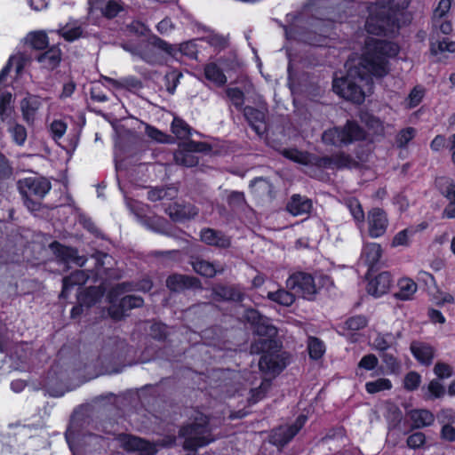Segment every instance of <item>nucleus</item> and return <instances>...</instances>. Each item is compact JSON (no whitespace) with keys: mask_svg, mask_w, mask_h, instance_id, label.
<instances>
[{"mask_svg":"<svg viewBox=\"0 0 455 455\" xmlns=\"http://www.w3.org/2000/svg\"><path fill=\"white\" fill-rule=\"evenodd\" d=\"M382 361L385 363L387 370L392 373L396 372L400 368V364H399L398 361L396 360V358L390 354H387V353L383 354Z\"/></svg>","mask_w":455,"mask_h":455,"instance_id":"69168bd1","label":"nucleus"},{"mask_svg":"<svg viewBox=\"0 0 455 455\" xmlns=\"http://www.w3.org/2000/svg\"><path fill=\"white\" fill-rule=\"evenodd\" d=\"M146 133L147 135L151 138L152 140L161 142V143H168L171 141V137L164 134L161 131L157 130L156 128L153 126L148 125L146 127Z\"/></svg>","mask_w":455,"mask_h":455,"instance_id":"bf43d9fd","label":"nucleus"},{"mask_svg":"<svg viewBox=\"0 0 455 455\" xmlns=\"http://www.w3.org/2000/svg\"><path fill=\"white\" fill-rule=\"evenodd\" d=\"M425 443V435L421 432L411 435L407 439V444L412 449L420 447Z\"/></svg>","mask_w":455,"mask_h":455,"instance_id":"774afa93","label":"nucleus"},{"mask_svg":"<svg viewBox=\"0 0 455 455\" xmlns=\"http://www.w3.org/2000/svg\"><path fill=\"white\" fill-rule=\"evenodd\" d=\"M214 294L218 299L223 300H241L243 294L234 287L220 286L214 290Z\"/></svg>","mask_w":455,"mask_h":455,"instance_id":"f704fd0d","label":"nucleus"},{"mask_svg":"<svg viewBox=\"0 0 455 455\" xmlns=\"http://www.w3.org/2000/svg\"><path fill=\"white\" fill-rule=\"evenodd\" d=\"M185 438L184 447L188 450H196L212 443L214 438L212 436L208 426V419L202 413H197L195 421L180 430Z\"/></svg>","mask_w":455,"mask_h":455,"instance_id":"20e7f679","label":"nucleus"},{"mask_svg":"<svg viewBox=\"0 0 455 455\" xmlns=\"http://www.w3.org/2000/svg\"><path fill=\"white\" fill-rule=\"evenodd\" d=\"M227 95L232 104L237 108H240L243 105L244 97L241 90L237 88H229L227 90Z\"/></svg>","mask_w":455,"mask_h":455,"instance_id":"052dcab7","label":"nucleus"},{"mask_svg":"<svg viewBox=\"0 0 455 455\" xmlns=\"http://www.w3.org/2000/svg\"><path fill=\"white\" fill-rule=\"evenodd\" d=\"M267 298L272 302L283 307L291 306L295 300L294 294L284 289H278L275 291H268Z\"/></svg>","mask_w":455,"mask_h":455,"instance_id":"c756f323","label":"nucleus"},{"mask_svg":"<svg viewBox=\"0 0 455 455\" xmlns=\"http://www.w3.org/2000/svg\"><path fill=\"white\" fill-rule=\"evenodd\" d=\"M427 389L433 398H439L443 396L444 394L443 386L438 380L435 379L430 381Z\"/></svg>","mask_w":455,"mask_h":455,"instance_id":"338daca9","label":"nucleus"},{"mask_svg":"<svg viewBox=\"0 0 455 455\" xmlns=\"http://www.w3.org/2000/svg\"><path fill=\"white\" fill-rule=\"evenodd\" d=\"M244 318L253 326L254 332L259 336V339L255 340L251 347V353L259 354L264 352L266 348L276 347L274 339L277 334V329L268 318L262 316L255 309L246 310Z\"/></svg>","mask_w":455,"mask_h":455,"instance_id":"7ed1b4c3","label":"nucleus"},{"mask_svg":"<svg viewBox=\"0 0 455 455\" xmlns=\"http://www.w3.org/2000/svg\"><path fill=\"white\" fill-rule=\"evenodd\" d=\"M434 372L440 379H448L451 377L453 369L445 363L438 362L434 367Z\"/></svg>","mask_w":455,"mask_h":455,"instance_id":"680f3d73","label":"nucleus"},{"mask_svg":"<svg viewBox=\"0 0 455 455\" xmlns=\"http://www.w3.org/2000/svg\"><path fill=\"white\" fill-rule=\"evenodd\" d=\"M60 36L67 41H74L83 35V28L80 21L72 20L59 29Z\"/></svg>","mask_w":455,"mask_h":455,"instance_id":"393cba45","label":"nucleus"},{"mask_svg":"<svg viewBox=\"0 0 455 455\" xmlns=\"http://www.w3.org/2000/svg\"><path fill=\"white\" fill-rule=\"evenodd\" d=\"M410 349L419 363L423 365L432 363L435 351L431 345L422 341H413L411 344Z\"/></svg>","mask_w":455,"mask_h":455,"instance_id":"2eb2a0df","label":"nucleus"},{"mask_svg":"<svg viewBox=\"0 0 455 455\" xmlns=\"http://www.w3.org/2000/svg\"><path fill=\"white\" fill-rule=\"evenodd\" d=\"M410 419L416 427L429 426L434 422L432 412L424 409L411 411L410 412Z\"/></svg>","mask_w":455,"mask_h":455,"instance_id":"cd10ccee","label":"nucleus"},{"mask_svg":"<svg viewBox=\"0 0 455 455\" xmlns=\"http://www.w3.org/2000/svg\"><path fill=\"white\" fill-rule=\"evenodd\" d=\"M432 300L435 305L439 307H443L447 304H453L455 302V298L450 292L438 289L433 294Z\"/></svg>","mask_w":455,"mask_h":455,"instance_id":"603ef678","label":"nucleus"},{"mask_svg":"<svg viewBox=\"0 0 455 455\" xmlns=\"http://www.w3.org/2000/svg\"><path fill=\"white\" fill-rule=\"evenodd\" d=\"M244 116L258 134L263 132L265 130V114L262 111L251 107H246L244 108Z\"/></svg>","mask_w":455,"mask_h":455,"instance_id":"b1692460","label":"nucleus"},{"mask_svg":"<svg viewBox=\"0 0 455 455\" xmlns=\"http://www.w3.org/2000/svg\"><path fill=\"white\" fill-rule=\"evenodd\" d=\"M392 388V383L388 379L380 378L374 381H369L365 384V389L369 394H375L380 391Z\"/></svg>","mask_w":455,"mask_h":455,"instance_id":"37998d69","label":"nucleus"},{"mask_svg":"<svg viewBox=\"0 0 455 455\" xmlns=\"http://www.w3.org/2000/svg\"><path fill=\"white\" fill-rule=\"evenodd\" d=\"M435 185L440 193L447 199L455 198V184L452 180L440 177L436 179Z\"/></svg>","mask_w":455,"mask_h":455,"instance_id":"c9c22d12","label":"nucleus"},{"mask_svg":"<svg viewBox=\"0 0 455 455\" xmlns=\"http://www.w3.org/2000/svg\"><path fill=\"white\" fill-rule=\"evenodd\" d=\"M398 52L399 46L395 43L367 37L358 62L349 60L346 64L347 76L333 79V91L347 100L362 103L366 93L371 91V76H386L389 70L388 59Z\"/></svg>","mask_w":455,"mask_h":455,"instance_id":"f257e3e1","label":"nucleus"},{"mask_svg":"<svg viewBox=\"0 0 455 455\" xmlns=\"http://www.w3.org/2000/svg\"><path fill=\"white\" fill-rule=\"evenodd\" d=\"M283 155L296 163L307 164L311 162L310 156L308 154L298 151L297 149H284Z\"/></svg>","mask_w":455,"mask_h":455,"instance_id":"09e8293b","label":"nucleus"},{"mask_svg":"<svg viewBox=\"0 0 455 455\" xmlns=\"http://www.w3.org/2000/svg\"><path fill=\"white\" fill-rule=\"evenodd\" d=\"M361 119L373 133L383 134L384 124L378 117L366 113L361 116Z\"/></svg>","mask_w":455,"mask_h":455,"instance_id":"a18cd8bd","label":"nucleus"},{"mask_svg":"<svg viewBox=\"0 0 455 455\" xmlns=\"http://www.w3.org/2000/svg\"><path fill=\"white\" fill-rule=\"evenodd\" d=\"M397 285L398 291L395 297L403 300L411 299L418 289L416 283L410 278L400 279Z\"/></svg>","mask_w":455,"mask_h":455,"instance_id":"bb28decb","label":"nucleus"},{"mask_svg":"<svg viewBox=\"0 0 455 455\" xmlns=\"http://www.w3.org/2000/svg\"><path fill=\"white\" fill-rule=\"evenodd\" d=\"M367 225L369 235L372 238L382 236L387 228L388 219L387 213L380 208H373L367 213Z\"/></svg>","mask_w":455,"mask_h":455,"instance_id":"9b49d317","label":"nucleus"},{"mask_svg":"<svg viewBox=\"0 0 455 455\" xmlns=\"http://www.w3.org/2000/svg\"><path fill=\"white\" fill-rule=\"evenodd\" d=\"M308 353L311 358L319 359L325 352L323 343L316 338H309L307 342Z\"/></svg>","mask_w":455,"mask_h":455,"instance_id":"49530a36","label":"nucleus"},{"mask_svg":"<svg viewBox=\"0 0 455 455\" xmlns=\"http://www.w3.org/2000/svg\"><path fill=\"white\" fill-rule=\"evenodd\" d=\"M381 247L377 243H366L363 247L360 260L370 269L377 265L381 257Z\"/></svg>","mask_w":455,"mask_h":455,"instance_id":"412c9836","label":"nucleus"},{"mask_svg":"<svg viewBox=\"0 0 455 455\" xmlns=\"http://www.w3.org/2000/svg\"><path fill=\"white\" fill-rule=\"evenodd\" d=\"M50 248L57 257L66 262H73L80 267L84 266L86 262L84 257L77 255L76 250L63 246L58 242L52 243Z\"/></svg>","mask_w":455,"mask_h":455,"instance_id":"dca6fc26","label":"nucleus"},{"mask_svg":"<svg viewBox=\"0 0 455 455\" xmlns=\"http://www.w3.org/2000/svg\"><path fill=\"white\" fill-rule=\"evenodd\" d=\"M424 96H425V89L420 85L415 86L411 91L408 97L405 99V100L403 102L404 107L406 108H416L422 101Z\"/></svg>","mask_w":455,"mask_h":455,"instance_id":"4c0bfd02","label":"nucleus"},{"mask_svg":"<svg viewBox=\"0 0 455 455\" xmlns=\"http://www.w3.org/2000/svg\"><path fill=\"white\" fill-rule=\"evenodd\" d=\"M312 201L300 195H293L287 204V211L293 216H301L310 212Z\"/></svg>","mask_w":455,"mask_h":455,"instance_id":"aec40b11","label":"nucleus"},{"mask_svg":"<svg viewBox=\"0 0 455 455\" xmlns=\"http://www.w3.org/2000/svg\"><path fill=\"white\" fill-rule=\"evenodd\" d=\"M421 381V377L419 373L415 371H411L408 374H406L404 380H403V386L404 388L412 391L419 387Z\"/></svg>","mask_w":455,"mask_h":455,"instance_id":"4d7b16f0","label":"nucleus"},{"mask_svg":"<svg viewBox=\"0 0 455 455\" xmlns=\"http://www.w3.org/2000/svg\"><path fill=\"white\" fill-rule=\"evenodd\" d=\"M412 230L404 229L397 233L392 242L393 246L407 245L409 243V237L412 235Z\"/></svg>","mask_w":455,"mask_h":455,"instance_id":"0e129e2a","label":"nucleus"},{"mask_svg":"<svg viewBox=\"0 0 455 455\" xmlns=\"http://www.w3.org/2000/svg\"><path fill=\"white\" fill-rule=\"evenodd\" d=\"M368 323L367 319L363 315H355L348 318L345 322V327L347 330L358 331L364 328Z\"/></svg>","mask_w":455,"mask_h":455,"instance_id":"5fc2aeb1","label":"nucleus"},{"mask_svg":"<svg viewBox=\"0 0 455 455\" xmlns=\"http://www.w3.org/2000/svg\"><path fill=\"white\" fill-rule=\"evenodd\" d=\"M431 52L435 55L443 54L445 52H455V42L450 41L447 38L438 40L431 43Z\"/></svg>","mask_w":455,"mask_h":455,"instance_id":"58836bf2","label":"nucleus"},{"mask_svg":"<svg viewBox=\"0 0 455 455\" xmlns=\"http://www.w3.org/2000/svg\"><path fill=\"white\" fill-rule=\"evenodd\" d=\"M142 304L143 299L140 297L133 295H127L123 297L120 302L123 311L141 307Z\"/></svg>","mask_w":455,"mask_h":455,"instance_id":"6e6d98bb","label":"nucleus"},{"mask_svg":"<svg viewBox=\"0 0 455 455\" xmlns=\"http://www.w3.org/2000/svg\"><path fill=\"white\" fill-rule=\"evenodd\" d=\"M19 189L25 197L44 196L51 189V183L42 177H28L19 181Z\"/></svg>","mask_w":455,"mask_h":455,"instance_id":"9d476101","label":"nucleus"},{"mask_svg":"<svg viewBox=\"0 0 455 455\" xmlns=\"http://www.w3.org/2000/svg\"><path fill=\"white\" fill-rule=\"evenodd\" d=\"M407 4V1L403 0L402 8H396L397 4L392 0L387 4L378 3L367 6L365 30L371 35L395 33L401 25L400 16L404 14Z\"/></svg>","mask_w":455,"mask_h":455,"instance_id":"f03ea898","label":"nucleus"},{"mask_svg":"<svg viewBox=\"0 0 455 455\" xmlns=\"http://www.w3.org/2000/svg\"><path fill=\"white\" fill-rule=\"evenodd\" d=\"M118 441L124 449L129 451H138L140 455H153L156 452L154 444L132 435H121Z\"/></svg>","mask_w":455,"mask_h":455,"instance_id":"ddd939ff","label":"nucleus"},{"mask_svg":"<svg viewBox=\"0 0 455 455\" xmlns=\"http://www.w3.org/2000/svg\"><path fill=\"white\" fill-rule=\"evenodd\" d=\"M391 283L390 274L382 272L369 282L367 285L368 293L374 297H380L389 291Z\"/></svg>","mask_w":455,"mask_h":455,"instance_id":"f3484780","label":"nucleus"},{"mask_svg":"<svg viewBox=\"0 0 455 455\" xmlns=\"http://www.w3.org/2000/svg\"><path fill=\"white\" fill-rule=\"evenodd\" d=\"M124 49L130 52L132 55L137 56L146 61H151V56L149 54V44L147 42H140L137 44H126L124 45Z\"/></svg>","mask_w":455,"mask_h":455,"instance_id":"72a5a7b5","label":"nucleus"},{"mask_svg":"<svg viewBox=\"0 0 455 455\" xmlns=\"http://www.w3.org/2000/svg\"><path fill=\"white\" fill-rule=\"evenodd\" d=\"M89 275L84 270H76L69 276L63 279V289L61 297H66L68 290L74 285H83L86 283Z\"/></svg>","mask_w":455,"mask_h":455,"instance_id":"a878e982","label":"nucleus"},{"mask_svg":"<svg viewBox=\"0 0 455 455\" xmlns=\"http://www.w3.org/2000/svg\"><path fill=\"white\" fill-rule=\"evenodd\" d=\"M416 135V130L412 127H407L398 132L395 138V143L398 147H405Z\"/></svg>","mask_w":455,"mask_h":455,"instance_id":"3c124183","label":"nucleus"},{"mask_svg":"<svg viewBox=\"0 0 455 455\" xmlns=\"http://www.w3.org/2000/svg\"><path fill=\"white\" fill-rule=\"evenodd\" d=\"M286 286L308 299L317 291V283L312 275L302 272L291 275L286 281Z\"/></svg>","mask_w":455,"mask_h":455,"instance_id":"0eeeda50","label":"nucleus"},{"mask_svg":"<svg viewBox=\"0 0 455 455\" xmlns=\"http://www.w3.org/2000/svg\"><path fill=\"white\" fill-rule=\"evenodd\" d=\"M90 12L100 11L101 14L108 19L116 17L123 11V5L116 0H88Z\"/></svg>","mask_w":455,"mask_h":455,"instance_id":"4468645a","label":"nucleus"},{"mask_svg":"<svg viewBox=\"0 0 455 455\" xmlns=\"http://www.w3.org/2000/svg\"><path fill=\"white\" fill-rule=\"evenodd\" d=\"M172 132L179 138L185 139L191 135L189 125L179 117H174L172 123Z\"/></svg>","mask_w":455,"mask_h":455,"instance_id":"79ce46f5","label":"nucleus"},{"mask_svg":"<svg viewBox=\"0 0 455 455\" xmlns=\"http://www.w3.org/2000/svg\"><path fill=\"white\" fill-rule=\"evenodd\" d=\"M205 148L204 143L189 141L180 145V148L174 154L176 164L192 167L197 164L198 157L196 153L202 152Z\"/></svg>","mask_w":455,"mask_h":455,"instance_id":"1a4fd4ad","label":"nucleus"},{"mask_svg":"<svg viewBox=\"0 0 455 455\" xmlns=\"http://www.w3.org/2000/svg\"><path fill=\"white\" fill-rule=\"evenodd\" d=\"M306 421L307 417L300 415L297 418L293 425L280 427L279 428L275 429L271 435L272 443L278 446L286 444L297 435Z\"/></svg>","mask_w":455,"mask_h":455,"instance_id":"f8f14e48","label":"nucleus"},{"mask_svg":"<svg viewBox=\"0 0 455 455\" xmlns=\"http://www.w3.org/2000/svg\"><path fill=\"white\" fill-rule=\"evenodd\" d=\"M271 383L267 379H264L259 388L251 389V395L249 397L250 403H256L264 398L266 393L270 388Z\"/></svg>","mask_w":455,"mask_h":455,"instance_id":"8fccbe9b","label":"nucleus"},{"mask_svg":"<svg viewBox=\"0 0 455 455\" xmlns=\"http://www.w3.org/2000/svg\"><path fill=\"white\" fill-rule=\"evenodd\" d=\"M201 239L207 244L214 245L221 248L228 247L230 244L229 238L220 232L207 228L201 231Z\"/></svg>","mask_w":455,"mask_h":455,"instance_id":"5701e85b","label":"nucleus"},{"mask_svg":"<svg viewBox=\"0 0 455 455\" xmlns=\"http://www.w3.org/2000/svg\"><path fill=\"white\" fill-rule=\"evenodd\" d=\"M378 362H379V360L374 355L369 354V355L363 356V358L359 362L358 366H359V368H362V369H364L367 371H371V370H373L377 366Z\"/></svg>","mask_w":455,"mask_h":455,"instance_id":"e2e57ef3","label":"nucleus"},{"mask_svg":"<svg viewBox=\"0 0 455 455\" xmlns=\"http://www.w3.org/2000/svg\"><path fill=\"white\" fill-rule=\"evenodd\" d=\"M167 214L174 221H184L197 215V209L191 204H173L166 210Z\"/></svg>","mask_w":455,"mask_h":455,"instance_id":"6ab92c4d","label":"nucleus"},{"mask_svg":"<svg viewBox=\"0 0 455 455\" xmlns=\"http://www.w3.org/2000/svg\"><path fill=\"white\" fill-rule=\"evenodd\" d=\"M365 136L364 131L355 123L348 121L343 130L332 128L323 133L322 140L325 144L341 146L354 140H363Z\"/></svg>","mask_w":455,"mask_h":455,"instance_id":"423d86ee","label":"nucleus"},{"mask_svg":"<svg viewBox=\"0 0 455 455\" xmlns=\"http://www.w3.org/2000/svg\"><path fill=\"white\" fill-rule=\"evenodd\" d=\"M206 79L221 86L227 82V77L216 63H209L204 68Z\"/></svg>","mask_w":455,"mask_h":455,"instance_id":"473e14b6","label":"nucleus"},{"mask_svg":"<svg viewBox=\"0 0 455 455\" xmlns=\"http://www.w3.org/2000/svg\"><path fill=\"white\" fill-rule=\"evenodd\" d=\"M60 50L57 47H52L44 53L36 57V60L42 68L46 69H53L60 64Z\"/></svg>","mask_w":455,"mask_h":455,"instance_id":"4be33fe9","label":"nucleus"},{"mask_svg":"<svg viewBox=\"0 0 455 455\" xmlns=\"http://www.w3.org/2000/svg\"><path fill=\"white\" fill-rule=\"evenodd\" d=\"M177 194L175 188H155L148 191V197L150 201L156 202L163 199H172Z\"/></svg>","mask_w":455,"mask_h":455,"instance_id":"e433bc0d","label":"nucleus"},{"mask_svg":"<svg viewBox=\"0 0 455 455\" xmlns=\"http://www.w3.org/2000/svg\"><path fill=\"white\" fill-rule=\"evenodd\" d=\"M67 131V124L61 120H54L50 125L52 139L57 141L63 137Z\"/></svg>","mask_w":455,"mask_h":455,"instance_id":"864d4df0","label":"nucleus"},{"mask_svg":"<svg viewBox=\"0 0 455 455\" xmlns=\"http://www.w3.org/2000/svg\"><path fill=\"white\" fill-rule=\"evenodd\" d=\"M43 101V99L35 95H28L21 100L20 109L23 118L27 123L34 122L36 112L42 107Z\"/></svg>","mask_w":455,"mask_h":455,"instance_id":"a211bd4d","label":"nucleus"},{"mask_svg":"<svg viewBox=\"0 0 455 455\" xmlns=\"http://www.w3.org/2000/svg\"><path fill=\"white\" fill-rule=\"evenodd\" d=\"M196 282V280L193 277L174 275L166 280V285L170 290L178 291L183 288L192 287Z\"/></svg>","mask_w":455,"mask_h":455,"instance_id":"c85d7f7f","label":"nucleus"},{"mask_svg":"<svg viewBox=\"0 0 455 455\" xmlns=\"http://www.w3.org/2000/svg\"><path fill=\"white\" fill-rule=\"evenodd\" d=\"M8 132L11 134L12 141L18 146H23L27 140V130L26 128L19 124H12L8 128Z\"/></svg>","mask_w":455,"mask_h":455,"instance_id":"a19ab883","label":"nucleus"},{"mask_svg":"<svg viewBox=\"0 0 455 455\" xmlns=\"http://www.w3.org/2000/svg\"><path fill=\"white\" fill-rule=\"evenodd\" d=\"M354 164L355 162L353 161V159L349 156H347L345 154H339L331 158L324 159V164H328L330 167L350 168L354 165Z\"/></svg>","mask_w":455,"mask_h":455,"instance_id":"c03bdc74","label":"nucleus"},{"mask_svg":"<svg viewBox=\"0 0 455 455\" xmlns=\"http://www.w3.org/2000/svg\"><path fill=\"white\" fill-rule=\"evenodd\" d=\"M193 268L196 273L205 277H213L217 273L223 271L222 267H217L212 263L203 259L196 260L193 263Z\"/></svg>","mask_w":455,"mask_h":455,"instance_id":"2f4dec72","label":"nucleus"},{"mask_svg":"<svg viewBox=\"0 0 455 455\" xmlns=\"http://www.w3.org/2000/svg\"><path fill=\"white\" fill-rule=\"evenodd\" d=\"M395 339L394 335L391 333H378L372 339L371 345L377 350L385 351L395 342Z\"/></svg>","mask_w":455,"mask_h":455,"instance_id":"ea45409f","label":"nucleus"},{"mask_svg":"<svg viewBox=\"0 0 455 455\" xmlns=\"http://www.w3.org/2000/svg\"><path fill=\"white\" fill-rule=\"evenodd\" d=\"M24 63L25 58L23 54H16L9 59L6 66L0 72V118L2 120L10 116L12 109V92L5 88L4 80L12 68H14L17 74L21 72Z\"/></svg>","mask_w":455,"mask_h":455,"instance_id":"39448f33","label":"nucleus"},{"mask_svg":"<svg viewBox=\"0 0 455 455\" xmlns=\"http://www.w3.org/2000/svg\"><path fill=\"white\" fill-rule=\"evenodd\" d=\"M345 204L354 218L356 226L362 228L364 225L365 217L359 201L355 198H348L345 201Z\"/></svg>","mask_w":455,"mask_h":455,"instance_id":"7c9ffc66","label":"nucleus"},{"mask_svg":"<svg viewBox=\"0 0 455 455\" xmlns=\"http://www.w3.org/2000/svg\"><path fill=\"white\" fill-rule=\"evenodd\" d=\"M27 41L36 49H43L48 44L47 36L42 31L29 33Z\"/></svg>","mask_w":455,"mask_h":455,"instance_id":"de8ad7c7","label":"nucleus"},{"mask_svg":"<svg viewBox=\"0 0 455 455\" xmlns=\"http://www.w3.org/2000/svg\"><path fill=\"white\" fill-rule=\"evenodd\" d=\"M273 348H266L259 362L261 371L266 374H279L286 366V357L279 351H271Z\"/></svg>","mask_w":455,"mask_h":455,"instance_id":"6e6552de","label":"nucleus"},{"mask_svg":"<svg viewBox=\"0 0 455 455\" xmlns=\"http://www.w3.org/2000/svg\"><path fill=\"white\" fill-rule=\"evenodd\" d=\"M451 0H440L438 5L434 10L433 22L436 23V20H441L444 17L451 9Z\"/></svg>","mask_w":455,"mask_h":455,"instance_id":"13d9d810","label":"nucleus"}]
</instances>
